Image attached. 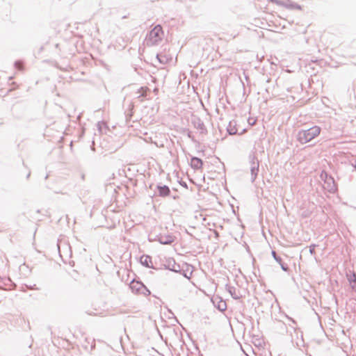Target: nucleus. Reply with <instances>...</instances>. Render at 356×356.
Wrapping results in <instances>:
<instances>
[{
	"mask_svg": "<svg viewBox=\"0 0 356 356\" xmlns=\"http://www.w3.org/2000/svg\"><path fill=\"white\" fill-rule=\"evenodd\" d=\"M163 31L160 24L156 25L146 35L145 42L148 47L157 45L163 39Z\"/></svg>",
	"mask_w": 356,
	"mask_h": 356,
	"instance_id": "f257e3e1",
	"label": "nucleus"
},
{
	"mask_svg": "<svg viewBox=\"0 0 356 356\" xmlns=\"http://www.w3.org/2000/svg\"><path fill=\"white\" fill-rule=\"evenodd\" d=\"M321 133V128L318 126H313L307 129L300 130L297 135L298 140L305 144L318 136Z\"/></svg>",
	"mask_w": 356,
	"mask_h": 356,
	"instance_id": "f03ea898",
	"label": "nucleus"
},
{
	"mask_svg": "<svg viewBox=\"0 0 356 356\" xmlns=\"http://www.w3.org/2000/svg\"><path fill=\"white\" fill-rule=\"evenodd\" d=\"M248 162L251 174V182L254 183L257 177L259 168V161L256 156V153L251 152L248 155Z\"/></svg>",
	"mask_w": 356,
	"mask_h": 356,
	"instance_id": "7ed1b4c3",
	"label": "nucleus"
},
{
	"mask_svg": "<svg viewBox=\"0 0 356 356\" xmlns=\"http://www.w3.org/2000/svg\"><path fill=\"white\" fill-rule=\"evenodd\" d=\"M129 287L132 292L137 294H143L147 296L151 293L150 291L141 281H136L135 280H133L129 284Z\"/></svg>",
	"mask_w": 356,
	"mask_h": 356,
	"instance_id": "20e7f679",
	"label": "nucleus"
},
{
	"mask_svg": "<svg viewBox=\"0 0 356 356\" xmlns=\"http://www.w3.org/2000/svg\"><path fill=\"white\" fill-rule=\"evenodd\" d=\"M191 124L194 128L200 131V134L202 135H207L208 133L207 129L206 128L204 122L196 115H193L191 118Z\"/></svg>",
	"mask_w": 356,
	"mask_h": 356,
	"instance_id": "39448f33",
	"label": "nucleus"
},
{
	"mask_svg": "<svg viewBox=\"0 0 356 356\" xmlns=\"http://www.w3.org/2000/svg\"><path fill=\"white\" fill-rule=\"evenodd\" d=\"M271 2L276 3L278 6H283L288 9H297V10H301V6L291 1L290 0H286V1H282V0H270Z\"/></svg>",
	"mask_w": 356,
	"mask_h": 356,
	"instance_id": "423d86ee",
	"label": "nucleus"
},
{
	"mask_svg": "<svg viewBox=\"0 0 356 356\" xmlns=\"http://www.w3.org/2000/svg\"><path fill=\"white\" fill-rule=\"evenodd\" d=\"M193 272V266L191 264L184 262L180 264V271L179 273L181 274L184 277L191 279Z\"/></svg>",
	"mask_w": 356,
	"mask_h": 356,
	"instance_id": "0eeeda50",
	"label": "nucleus"
},
{
	"mask_svg": "<svg viewBox=\"0 0 356 356\" xmlns=\"http://www.w3.org/2000/svg\"><path fill=\"white\" fill-rule=\"evenodd\" d=\"M226 129L227 134L231 136L235 134L242 135L246 131V129H243L241 132H238V130L237 129V122L235 120L229 121Z\"/></svg>",
	"mask_w": 356,
	"mask_h": 356,
	"instance_id": "6e6552de",
	"label": "nucleus"
},
{
	"mask_svg": "<svg viewBox=\"0 0 356 356\" xmlns=\"http://www.w3.org/2000/svg\"><path fill=\"white\" fill-rule=\"evenodd\" d=\"M164 268L168 269L170 271L178 273L180 271V264H177L173 258H168L165 264H163Z\"/></svg>",
	"mask_w": 356,
	"mask_h": 356,
	"instance_id": "1a4fd4ad",
	"label": "nucleus"
},
{
	"mask_svg": "<svg viewBox=\"0 0 356 356\" xmlns=\"http://www.w3.org/2000/svg\"><path fill=\"white\" fill-rule=\"evenodd\" d=\"M157 195L161 197H166L170 195L171 191L167 185L159 183L156 186Z\"/></svg>",
	"mask_w": 356,
	"mask_h": 356,
	"instance_id": "9d476101",
	"label": "nucleus"
},
{
	"mask_svg": "<svg viewBox=\"0 0 356 356\" xmlns=\"http://www.w3.org/2000/svg\"><path fill=\"white\" fill-rule=\"evenodd\" d=\"M140 264L148 268L159 269L152 262V257L148 254H143L140 257Z\"/></svg>",
	"mask_w": 356,
	"mask_h": 356,
	"instance_id": "9b49d317",
	"label": "nucleus"
},
{
	"mask_svg": "<svg viewBox=\"0 0 356 356\" xmlns=\"http://www.w3.org/2000/svg\"><path fill=\"white\" fill-rule=\"evenodd\" d=\"M271 254L273 259L279 264L282 270L284 272H289V268L288 265L283 261L282 257L279 256L275 250H272Z\"/></svg>",
	"mask_w": 356,
	"mask_h": 356,
	"instance_id": "f8f14e48",
	"label": "nucleus"
},
{
	"mask_svg": "<svg viewBox=\"0 0 356 356\" xmlns=\"http://www.w3.org/2000/svg\"><path fill=\"white\" fill-rule=\"evenodd\" d=\"M321 178L325 181V182L332 181V185L329 188V192L334 193L336 191V186L334 184V181L333 177L331 175H329L326 172L322 171L321 174Z\"/></svg>",
	"mask_w": 356,
	"mask_h": 356,
	"instance_id": "ddd939ff",
	"label": "nucleus"
},
{
	"mask_svg": "<svg viewBox=\"0 0 356 356\" xmlns=\"http://www.w3.org/2000/svg\"><path fill=\"white\" fill-rule=\"evenodd\" d=\"M158 241L162 245H170L175 241V236L171 234L160 235Z\"/></svg>",
	"mask_w": 356,
	"mask_h": 356,
	"instance_id": "4468645a",
	"label": "nucleus"
},
{
	"mask_svg": "<svg viewBox=\"0 0 356 356\" xmlns=\"http://www.w3.org/2000/svg\"><path fill=\"white\" fill-rule=\"evenodd\" d=\"M191 167L194 170H199L202 168L203 161L197 156H192L191 158Z\"/></svg>",
	"mask_w": 356,
	"mask_h": 356,
	"instance_id": "2eb2a0df",
	"label": "nucleus"
},
{
	"mask_svg": "<svg viewBox=\"0 0 356 356\" xmlns=\"http://www.w3.org/2000/svg\"><path fill=\"white\" fill-rule=\"evenodd\" d=\"M215 307L220 312H223L227 309V304L224 300L219 297L215 298L213 300Z\"/></svg>",
	"mask_w": 356,
	"mask_h": 356,
	"instance_id": "dca6fc26",
	"label": "nucleus"
},
{
	"mask_svg": "<svg viewBox=\"0 0 356 356\" xmlns=\"http://www.w3.org/2000/svg\"><path fill=\"white\" fill-rule=\"evenodd\" d=\"M82 346L86 350L91 352L95 348V340H91L89 338H86V339L83 342Z\"/></svg>",
	"mask_w": 356,
	"mask_h": 356,
	"instance_id": "f3484780",
	"label": "nucleus"
},
{
	"mask_svg": "<svg viewBox=\"0 0 356 356\" xmlns=\"http://www.w3.org/2000/svg\"><path fill=\"white\" fill-rule=\"evenodd\" d=\"M348 280L352 289L356 292V273L353 272L348 275Z\"/></svg>",
	"mask_w": 356,
	"mask_h": 356,
	"instance_id": "a211bd4d",
	"label": "nucleus"
},
{
	"mask_svg": "<svg viewBox=\"0 0 356 356\" xmlns=\"http://www.w3.org/2000/svg\"><path fill=\"white\" fill-rule=\"evenodd\" d=\"M225 288L226 290L230 293L232 298L234 300H239L241 298V296H238L236 293V288L234 286L226 284Z\"/></svg>",
	"mask_w": 356,
	"mask_h": 356,
	"instance_id": "6ab92c4d",
	"label": "nucleus"
},
{
	"mask_svg": "<svg viewBox=\"0 0 356 356\" xmlns=\"http://www.w3.org/2000/svg\"><path fill=\"white\" fill-rule=\"evenodd\" d=\"M185 131H186V136L188 138L191 140L192 142L194 143L200 145V143L195 139V136H193L191 131L189 129H186Z\"/></svg>",
	"mask_w": 356,
	"mask_h": 356,
	"instance_id": "aec40b11",
	"label": "nucleus"
},
{
	"mask_svg": "<svg viewBox=\"0 0 356 356\" xmlns=\"http://www.w3.org/2000/svg\"><path fill=\"white\" fill-rule=\"evenodd\" d=\"M134 108V105L133 104H129V113H127L125 112V115H126V118H127V120H131V116H132V109Z\"/></svg>",
	"mask_w": 356,
	"mask_h": 356,
	"instance_id": "412c9836",
	"label": "nucleus"
},
{
	"mask_svg": "<svg viewBox=\"0 0 356 356\" xmlns=\"http://www.w3.org/2000/svg\"><path fill=\"white\" fill-rule=\"evenodd\" d=\"M14 65L15 67V68H17V70H22V66H23V62L22 60H16L14 63Z\"/></svg>",
	"mask_w": 356,
	"mask_h": 356,
	"instance_id": "4be33fe9",
	"label": "nucleus"
},
{
	"mask_svg": "<svg viewBox=\"0 0 356 356\" xmlns=\"http://www.w3.org/2000/svg\"><path fill=\"white\" fill-rule=\"evenodd\" d=\"M316 246V244H312L311 245H309V253L312 255H314L316 254V251H315Z\"/></svg>",
	"mask_w": 356,
	"mask_h": 356,
	"instance_id": "5701e85b",
	"label": "nucleus"
},
{
	"mask_svg": "<svg viewBox=\"0 0 356 356\" xmlns=\"http://www.w3.org/2000/svg\"><path fill=\"white\" fill-rule=\"evenodd\" d=\"M156 58L158 59L160 63H165V60L162 58L160 54H156Z\"/></svg>",
	"mask_w": 356,
	"mask_h": 356,
	"instance_id": "b1692460",
	"label": "nucleus"
},
{
	"mask_svg": "<svg viewBox=\"0 0 356 356\" xmlns=\"http://www.w3.org/2000/svg\"><path fill=\"white\" fill-rule=\"evenodd\" d=\"M26 286L28 288V289H35V290H38V288L35 287V284H34L33 286H31V285H27L26 284Z\"/></svg>",
	"mask_w": 356,
	"mask_h": 356,
	"instance_id": "393cba45",
	"label": "nucleus"
},
{
	"mask_svg": "<svg viewBox=\"0 0 356 356\" xmlns=\"http://www.w3.org/2000/svg\"><path fill=\"white\" fill-rule=\"evenodd\" d=\"M180 185L186 188H188V184L185 181H181Z\"/></svg>",
	"mask_w": 356,
	"mask_h": 356,
	"instance_id": "a878e982",
	"label": "nucleus"
},
{
	"mask_svg": "<svg viewBox=\"0 0 356 356\" xmlns=\"http://www.w3.org/2000/svg\"><path fill=\"white\" fill-rule=\"evenodd\" d=\"M213 234L216 238L219 236V233L216 230H213Z\"/></svg>",
	"mask_w": 356,
	"mask_h": 356,
	"instance_id": "bb28decb",
	"label": "nucleus"
},
{
	"mask_svg": "<svg viewBox=\"0 0 356 356\" xmlns=\"http://www.w3.org/2000/svg\"><path fill=\"white\" fill-rule=\"evenodd\" d=\"M43 50V47H40L38 51V54L40 53Z\"/></svg>",
	"mask_w": 356,
	"mask_h": 356,
	"instance_id": "cd10ccee",
	"label": "nucleus"
},
{
	"mask_svg": "<svg viewBox=\"0 0 356 356\" xmlns=\"http://www.w3.org/2000/svg\"><path fill=\"white\" fill-rule=\"evenodd\" d=\"M290 321H291L294 324H296V322L291 318H289Z\"/></svg>",
	"mask_w": 356,
	"mask_h": 356,
	"instance_id": "c85d7f7f",
	"label": "nucleus"
},
{
	"mask_svg": "<svg viewBox=\"0 0 356 356\" xmlns=\"http://www.w3.org/2000/svg\"><path fill=\"white\" fill-rule=\"evenodd\" d=\"M30 175H31V172H29L28 173V175H26V178H27V179H29V177H30Z\"/></svg>",
	"mask_w": 356,
	"mask_h": 356,
	"instance_id": "c756f323",
	"label": "nucleus"
},
{
	"mask_svg": "<svg viewBox=\"0 0 356 356\" xmlns=\"http://www.w3.org/2000/svg\"><path fill=\"white\" fill-rule=\"evenodd\" d=\"M54 193H61V192H60V191H55ZM62 194H64V193H62Z\"/></svg>",
	"mask_w": 356,
	"mask_h": 356,
	"instance_id": "7c9ffc66",
	"label": "nucleus"
},
{
	"mask_svg": "<svg viewBox=\"0 0 356 356\" xmlns=\"http://www.w3.org/2000/svg\"><path fill=\"white\" fill-rule=\"evenodd\" d=\"M93 146H94V143H92V145L91 146V149H92V150H94V147H93Z\"/></svg>",
	"mask_w": 356,
	"mask_h": 356,
	"instance_id": "2f4dec72",
	"label": "nucleus"
},
{
	"mask_svg": "<svg viewBox=\"0 0 356 356\" xmlns=\"http://www.w3.org/2000/svg\"><path fill=\"white\" fill-rule=\"evenodd\" d=\"M55 46H56V48H58V46H59V44H56V45H55Z\"/></svg>",
	"mask_w": 356,
	"mask_h": 356,
	"instance_id": "473e14b6",
	"label": "nucleus"
},
{
	"mask_svg": "<svg viewBox=\"0 0 356 356\" xmlns=\"http://www.w3.org/2000/svg\"><path fill=\"white\" fill-rule=\"evenodd\" d=\"M48 176H49V175H47L45 176L44 179H47L48 178Z\"/></svg>",
	"mask_w": 356,
	"mask_h": 356,
	"instance_id": "72a5a7b5",
	"label": "nucleus"
},
{
	"mask_svg": "<svg viewBox=\"0 0 356 356\" xmlns=\"http://www.w3.org/2000/svg\"><path fill=\"white\" fill-rule=\"evenodd\" d=\"M354 168H355V170H356V162H355V164L354 165Z\"/></svg>",
	"mask_w": 356,
	"mask_h": 356,
	"instance_id": "f704fd0d",
	"label": "nucleus"
},
{
	"mask_svg": "<svg viewBox=\"0 0 356 356\" xmlns=\"http://www.w3.org/2000/svg\"><path fill=\"white\" fill-rule=\"evenodd\" d=\"M250 124H254V122H252V121H250Z\"/></svg>",
	"mask_w": 356,
	"mask_h": 356,
	"instance_id": "c9c22d12",
	"label": "nucleus"
},
{
	"mask_svg": "<svg viewBox=\"0 0 356 356\" xmlns=\"http://www.w3.org/2000/svg\"><path fill=\"white\" fill-rule=\"evenodd\" d=\"M250 124H254V122H252V121H250Z\"/></svg>",
	"mask_w": 356,
	"mask_h": 356,
	"instance_id": "e433bc0d",
	"label": "nucleus"
}]
</instances>
